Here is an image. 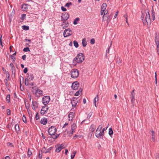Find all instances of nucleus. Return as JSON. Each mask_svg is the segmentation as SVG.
I'll list each match as a JSON object with an SVG mask.
<instances>
[{"mask_svg":"<svg viewBox=\"0 0 159 159\" xmlns=\"http://www.w3.org/2000/svg\"><path fill=\"white\" fill-rule=\"evenodd\" d=\"M90 43L92 44H94L95 43V39H91Z\"/></svg>","mask_w":159,"mask_h":159,"instance_id":"nucleus-45","label":"nucleus"},{"mask_svg":"<svg viewBox=\"0 0 159 159\" xmlns=\"http://www.w3.org/2000/svg\"><path fill=\"white\" fill-rule=\"evenodd\" d=\"M53 148V147H51L49 148L47 150V151L45 152V153H46L47 152H50V151H51V150H52V149Z\"/></svg>","mask_w":159,"mask_h":159,"instance_id":"nucleus-43","label":"nucleus"},{"mask_svg":"<svg viewBox=\"0 0 159 159\" xmlns=\"http://www.w3.org/2000/svg\"><path fill=\"white\" fill-rule=\"evenodd\" d=\"M61 20L63 21H66L69 17V14L67 12H65L62 14L61 16Z\"/></svg>","mask_w":159,"mask_h":159,"instance_id":"nucleus-9","label":"nucleus"},{"mask_svg":"<svg viewBox=\"0 0 159 159\" xmlns=\"http://www.w3.org/2000/svg\"><path fill=\"white\" fill-rule=\"evenodd\" d=\"M75 113L74 112H70L68 115V118L69 121L72 120L74 116Z\"/></svg>","mask_w":159,"mask_h":159,"instance_id":"nucleus-14","label":"nucleus"},{"mask_svg":"<svg viewBox=\"0 0 159 159\" xmlns=\"http://www.w3.org/2000/svg\"><path fill=\"white\" fill-rule=\"evenodd\" d=\"M58 146H59L61 150L64 148V145L62 144H58Z\"/></svg>","mask_w":159,"mask_h":159,"instance_id":"nucleus-47","label":"nucleus"},{"mask_svg":"<svg viewBox=\"0 0 159 159\" xmlns=\"http://www.w3.org/2000/svg\"><path fill=\"white\" fill-rule=\"evenodd\" d=\"M6 100L7 102L9 103L10 101V94H8L6 98Z\"/></svg>","mask_w":159,"mask_h":159,"instance_id":"nucleus-30","label":"nucleus"},{"mask_svg":"<svg viewBox=\"0 0 159 159\" xmlns=\"http://www.w3.org/2000/svg\"><path fill=\"white\" fill-rule=\"evenodd\" d=\"M50 97L48 96H44L42 98V102L45 105H46L50 102Z\"/></svg>","mask_w":159,"mask_h":159,"instance_id":"nucleus-8","label":"nucleus"},{"mask_svg":"<svg viewBox=\"0 0 159 159\" xmlns=\"http://www.w3.org/2000/svg\"><path fill=\"white\" fill-rule=\"evenodd\" d=\"M39 104L37 101H33L32 104V107L33 110H35L36 108L38 107Z\"/></svg>","mask_w":159,"mask_h":159,"instance_id":"nucleus-13","label":"nucleus"},{"mask_svg":"<svg viewBox=\"0 0 159 159\" xmlns=\"http://www.w3.org/2000/svg\"><path fill=\"white\" fill-rule=\"evenodd\" d=\"M156 45L157 46V50L158 53L159 52V44H157Z\"/></svg>","mask_w":159,"mask_h":159,"instance_id":"nucleus-59","label":"nucleus"},{"mask_svg":"<svg viewBox=\"0 0 159 159\" xmlns=\"http://www.w3.org/2000/svg\"><path fill=\"white\" fill-rule=\"evenodd\" d=\"M6 73L7 74V78L8 79V80H9V78H10V74L8 72V71H7L6 72Z\"/></svg>","mask_w":159,"mask_h":159,"instance_id":"nucleus-50","label":"nucleus"},{"mask_svg":"<svg viewBox=\"0 0 159 159\" xmlns=\"http://www.w3.org/2000/svg\"><path fill=\"white\" fill-rule=\"evenodd\" d=\"M22 29L25 30H28L29 29V26H26L25 25H23L22 26Z\"/></svg>","mask_w":159,"mask_h":159,"instance_id":"nucleus-27","label":"nucleus"},{"mask_svg":"<svg viewBox=\"0 0 159 159\" xmlns=\"http://www.w3.org/2000/svg\"><path fill=\"white\" fill-rule=\"evenodd\" d=\"M108 13V11H105V12H104V14L102 17V21H104V17H107V16H108V15L107 14Z\"/></svg>","mask_w":159,"mask_h":159,"instance_id":"nucleus-26","label":"nucleus"},{"mask_svg":"<svg viewBox=\"0 0 159 159\" xmlns=\"http://www.w3.org/2000/svg\"><path fill=\"white\" fill-rule=\"evenodd\" d=\"M99 100V98L98 97V95H97L95 97L93 100V103L96 107H97L98 106V104H96V102H98Z\"/></svg>","mask_w":159,"mask_h":159,"instance_id":"nucleus-19","label":"nucleus"},{"mask_svg":"<svg viewBox=\"0 0 159 159\" xmlns=\"http://www.w3.org/2000/svg\"><path fill=\"white\" fill-rule=\"evenodd\" d=\"M79 86V83L77 81H75L71 85V88L73 90H77Z\"/></svg>","mask_w":159,"mask_h":159,"instance_id":"nucleus-11","label":"nucleus"},{"mask_svg":"<svg viewBox=\"0 0 159 159\" xmlns=\"http://www.w3.org/2000/svg\"><path fill=\"white\" fill-rule=\"evenodd\" d=\"M78 101H74V100L73 101H71V103L73 107H75L77 105V104L78 103Z\"/></svg>","mask_w":159,"mask_h":159,"instance_id":"nucleus-24","label":"nucleus"},{"mask_svg":"<svg viewBox=\"0 0 159 159\" xmlns=\"http://www.w3.org/2000/svg\"><path fill=\"white\" fill-rule=\"evenodd\" d=\"M49 107L47 106H43L41 110L40 113L42 115H43L47 113Z\"/></svg>","mask_w":159,"mask_h":159,"instance_id":"nucleus-10","label":"nucleus"},{"mask_svg":"<svg viewBox=\"0 0 159 159\" xmlns=\"http://www.w3.org/2000/svg\"><path fill=\"white\" fill-rule=\"evenodd\" d=\"M29 5L27 4H23L22 5V9L23 11H27L28 10V6Z\"/></svg>","mask_w":159,"mask_h":159,"instance_id":"nucleus-17","label":"nucleus"},{"mask_svg":"<svg viewBox=\"0 0 159 159\" xmlns=\"http://www.w3.org/2000/svg\"><path fill=\"white\" fill-rule=\"evenodd\" d=\"M15 128L16 132L18 133L20 130L19 126L18 124L15 125Z\"/></svg>","mask_w":159,"mask_h":159,"instance_id":"nucleus-23","label":"nucleus"},{"mask_svg":"<svg viewBox=\"0 0 159 159\" xmlns=\"http://www.w3.org/2000/svg\"><path fill=\"white\" fill-rule=\"evenodd\" d=\"M2 35H1V37L0 38V44L2 46V47H3V45L2 44Z\"/></svg>","mask_w":159,"mask_h":159,"instance_id":"nucleus-57","label":"nucleus"},{"mask_svg":"<svg viewBox=\"0 0 159 159\" xmlns=\"http://www.w3.org/2000/svg\"><path fill=\"white\" fill-rule=\"evenodd\" d=\"M35 118L36 120H38L39 118V116L38 113L36 115Z\"/></svg>","mask_w":159,"mask_h":159,"instance_id":"nucleus-56","label":"nucleus"},{"mask_svg":"<svg viewBox=\"0 0 159 159\" xmlns=\"http://www.w3.org/2000/svg\"><path fill=\"white\" fill-rule=\"evenodd\" d=\"M22 120H23V121L24 123H27L26 117L24 115L23 116V118H22Z\"/></svg>","mask_w":159,"mask_h":159,"instance_id":"nucleus-41","label":"nucleus"},{"mask_svg":"<svg viewBox=\"0 0 159 159\" xmlns=\"http://www.w3.org/2000/svg\"><path fill=\"white\" fill-rule=\"evenodd\" d=\"M27 156L29 157H30V156L32 154L31 151L30 150L29 148L28 149Z\"/></svg>","mask_w":159,"mask_h":159,"instance_id":"nucleus-34","label":"nucleus"},{"mask_svg":"<svg viewBox=\"0 0 159 159\" xmlns=\"http://www.w3.org/2000/svg\"><path fill=\"white\" fill-rule=\"evenodd\" d=\"M84 60V56L83 53H79L77 56L74 58L73 61H76L78 63H81Z\"/></svg>","mask_w":159,"mask_h":159,"instance_id":"nucleus-1","label":"nucleus"},{"mask_svg":"<svg viewBox=\"0 0 159 159\" xmlns=\"http://www.w3.org/2000/svg\"><path fill=\"white\" fill-rule=\"evenodd\" d=\"M96 128V126L94 125H91L89 128V130L93 133L94 132Z\"/></svg>","mask_w":159,"mask_h":159,"instance_id":"nucleus-20","label":"nucleus"},{"mask_svg":"<svg viewBox=\"0 0 159 159\" xmlns=\"http://www.w3.org/2000/svg\"><path fill=\"white\" fill-rule=\"evenodd\" d=\"M120 62V60L119 58H117V63H119Z\"/></svg>","mask_w":159,"mask_h":159,"instance_id":"nucleus-63","label":"nucleus"},{"mask_svg":"<svg viewBox=\"0 0 159 159\" xmlns=\"http://www.w3.org/2000/svg\"><path fill=\"white\" fill-rule=\"evenodd\" d=\"M12 73L13 74H15L16 72V69L15 67L11 68Z\"/></svg>","mask_w":159,"mask_h":159,"instance_id":"nucleus-42","label":"nucleus"},{"mask_svg":"<svg viewBox=\"0 0 159 159\" xmlns=\"http://www.w3.org/2000/svg\"><path fill=\"white\" fill-rule=\"evenodd\" d=\"M82 44L83 47H85L87 45V42H86V39L84 38L82 39Z\"/></svg>","mask_w":159,"mask_h":159,"instance_id":"nucleus-21","label":"nucleus"},{"mask_svg":"<svg viewBox=\"0 0 159 159\" xmlns=\"http://www.w3.org/2000/svg\"><path fill=\"white\" fill-rule=\"evenodd\" d=\"M76 151H75L74 152H73L71 154V157H72L73 158H74L75 156V155L76 154Z\"/></svg>","mask_w":159,"mask_h":159,"instance_id":"nucleus-39","label":"nucleus"},{"mask_svg":"<svg viewBox=\"0 0 159 159\" xmlns=\"http://www.w3.org/2000/svg\"><path fill=\"white\" fill-rule=\"evenodd\" d=\"M80 20V18L79 17H77V18H76L75 19L74 21L73 22V24L75 25L77 24L78 23L77 22L78 21H79Z\"/></svg>","mask_w":159,"mask_h":159,"instance_id":"nucleus-28","label":"nucleus"},{"mask_svg":"<svg viewBox=\"0 0 159 159\" xmlns=\"http://www.w3.org/2000/svg\"><path fill=\"white\" fill-rule=\"evenodd\" d=\"M26 14H23L21 15V19L22 20H24L25 18Z\"/></svg>","mask_w":159,"mask_h":159,"instance_id":"nucleus-38","label":"nucleus"},{"mask_svg":"<svg viewBox=\"0 0 159 159\" xmlns=\"http://www.w3.org/2000/svg\"><path fill=\"white\" fill-rule=\"evenodd\" d=\"M104 10H101V15H102L103 14H104V12H105Z\"/></svg>","mask_w":159,"mask_h":159,"instance_id":"nucleus-61","label":"nucleus"},{"mask_svg":"<svg viewBox=\"0 0 159 159\" xmlns=\"http://www.w3.org/2000/svg\"><path fill=\"white\" fill-rule=\"evenodd\" d=\"M4 82L5 83V84H6V86L7 87H8V86H9V84H8V81H7V80L5 79V80H4Z\"/></svg>","mask_w":159,"mask_h":159,"instance_id":"nucleus-44","label":"nucleus"},{"mask_svg":"<svg viewBox=\"0 0 159 159\" xmlns=\"http://www.w3.org/2000/svg\"><path fill=\"white\" fill-rule=\"evenodd\" d=\"M28 71V69L27 68H24L23 72L25 73H26Z\"/></svg>","mask_w":159,"mask_h":159,"instance_id":"nucleus-52","label":"nucleus"},{"mask_svg":"<svg viewBox=\"0 0 159 159\" xmlns=\"http://www.w3.org/2000/svg\"><path fill=\"white\" fill-rule=\"evenodd\" d=\"M145 20L146 21H143L144 25H145L151 22V20L150 19V15L148 12V13H146Z\"/></svg>","mask_w":159,"mask_h":159,"instance_id":"nucleus-7","label":"nucleus"},{"mask_svg":"<svg viewBox=\"0 0 159 159\" xmlns=\"http://www.w3.org/2000/svg\"><path fill=\"white\" fill-rule=\"evenodd\" d=\"M57 132V129L54 126H51L48 129V132L51 136L54 135Z\"/></svg>","mask_w":159,"mask_h":159,"instance_id":"nucleus-5","label":"nucleus"},{"mask_svg":"<svg viewBox=\"0 0 159 159\" xmlns=\"http://www.w3.org/2000/svg\"><path fill=\"white\" fill-rule=\"evenodd\" d=\"M61 26L62 27L63 29H65L68 27L69 23L68 22H66V21H63Z\"/></svg>","mask_w":159,"mask_h":159,"instance_id":"nucleus-15","label":"nucleus"},{"mask_svg":"<svg viewBox=\"0 0 159 159\" xmlns=\"http://www.w3.org/2000/svg\"><path fill=\"white\" fill-rule=\"evenodd\" d=\"M151 132L152 133V137H154L155 136V132L153 130H151Z\"/></svg>","mask_w":159,"mask_h":159,"instance_id":"nucleus-53","label":"nucleus"},{"mask_svg":"<svg viewBox=\"0 0 159 159\" xmlns=\"http://www.w3.org/2000/svg\"><path fill=\"white\" fill-rule=\"evenodd\" d=\"M113 132L111 128H110L109 129L108 134L110 136H111L113 134Z\"/></svg>","mask_w":159,"mask_h":159,"instance_id":"nucleus-32","label":"nucleus"},{"mask_svg":"<svg viewBox=\"0 0 159 159\" xmlns=\"http://www.w3.org/2000/svg\"><path fill=\"white\" fill-rule=\"evenodd\" d=\"M111 44H112V42L111 43L110 46V47L109 48H108V49L107 50H106V53H109V50H110V48L111 46Z\"/></svg>","mask_w":159,"mask_h":159,"instance_id":"nucleus-60","label":"nucleus"},{"mask_svg":"<svg viewBox=\"0 0 159 159\" xmlns=\"http://www.w3.org/2000/svg\"><path fill=\"white\" fill-rule=\"evenodd\" d=\"M152 20H154L155 19V12L152 9Z\"/></svg>","mask_w":159,"mask_h":159,"instance_id":"nucleus-29","label":"nucleus"},{"mask_svg":"<svg viewBox=\"0 0 159 159\" xmlns=\"http://www.w3.org/2000/svg\"><path fill=\"white\" fill-rule=\"evenodd\" d=\"M135 93H131V98H134Z\"/></svg>","mask_w":159,"mask_h":159,"instance_id":"nucleus-58","label":"nucleus"},{"mask_svg":"<svg viewBox=\"0 0 159 159\" xmlns=\"http://www.w3.org/2000/svg\"><path fill=\"white\" fill-rule=\"evenodd\" d=\"M7 145L8 146H10L12 147H14V146L12 143L8 142L7 143Z\"/></svg>","mask_w":159,"mask_h":159,"instance_id":"nucleus-46","label":"nucleus"},{"mask_svg":"<svg viewBox=\"0 0 159 159\" xmlns=\"http://www.w3.org/2000/svg\"><path fill=\"white\" fill-rule=\"evenodd\" d=\"M72 4L71 2H68L66 3V5H65V7H69L70 5H71Z\"/></svg>","mask_w":159,"mask_h":159,"instance_id":"nucleus-40","label":"nucleus"},{"mask_svg":"<svg viewBox=\"0 0 159 159\" xmlns=\"http://www.w3.org/2000/svg\"><path fill=\"white\" fill-rule=\"evenodd\" d=\"M34 82H31L30 83H29V85L28 86H34Z\"/></svg>","mask_w":159,"mask_h":159,"instance_id":"nucleus-62","label":"nucleus"},{"mask_svg":"<svg viewBox=\"0 0 159 159\" xmlns=\"http://www.w3.org/2000/svg\"><path fill=\"white\" fill-rule=\"evenodd\" d=\"M107 5L106 3H103L101 6V9L105 11L106 9V8Z\"/></svg>","mask_w":159,"mask_h":159,"instance_id":"nucleus-25","label":"nucleus"},{"mask_svg":"<svg viewBox=\"0 0 159 159\" xmlns=\"http://www.w3.org/2000/svg\"><path fill=\"white\" fill-rule=\"evenodd\" d=\"M42 92H43L41 90L39 89H37L35 93L36 96L38 97H40L41 95H42Z\"/></svg>","mask_w":159,"mask_h":159,"instance_id":"nucleus-16","label":"nucleus"},{"mask_svg":"<svg viewBox=\"0 0 159 159\" xmlns=\"http://www.w3.org/2000/svg\"><path fill=\"white\" fill-rule=\"evenodd\" d=\"M10 57L11 59L12 60V61L13 62H14L16 60V57L13 55H10Z\"/></svg>","mask_w":159,"mask_h":159,"instance_id":"nucleus-35","label":"nucleus"},{"mask_svg":"<svg viewBox=\"0 0 159 159\" xmlns=\"http://www.w3.org/2000/svg\"><path fill=\"white\" fill-rule=\"evenodd\" d=\"M79 75V72L77 69H73L71 70V77L75 79L78 77Z\"/></svg>","mask_w":159,"mask_h":159,"instance_id":"nucleus-4","label":"nucleus"},{"mask_svg":"<svg viewBox=\"0 0 159 159\" xmlns=\"http://www.w3.org/2000/svg\"><path fill=\"white\" fill-rule=\"evenodd\" d=\"M72 34V32L70 28L65 29L63 32V36L64 37H66Z\"/></svg>","mask_w":159,"mask_h":159,"instance_id":"nucleus-6","label":"nucleus"},{"mask_svg":"<svg viewBox=\"0 0 159 159\" xmlns=\"http://www.w3.org/2000/svg\"><path fill=\"white\" fill-rule=\"evenodd\" d=\"M55 147L56 148L55 149V152H59L61 150L59 146H58V144L55 146Z\"/></svg>","mask_w":159,"mask_h":159,"instance_id":"nucleus-22","label":"nucleus"},{"mask_svg":"<svg viewBox=\"0 0 159 159\" xmlns=\"http://www.w3.org/2000/svg\"><path fill=\"white\" fill-rule=\"evenodd\" d=\"M23 51L25 52H30V50L29 48L26 47L23 49Z\"/></svg>","mask_w":159,"mask_h":159,"instance_id":"nucleus-37","label":"nucleus"},{"mask_svg":"<svg viewBox=\"0 0 159 159\" xmlns=\"http://www.w3.org/2000/svg\"><path fill=\"white\" fill-rule=\"evenodd\" d=\"M135 100L134 98H131V102L132 103H134Z\"/></svg>","mask_w":159,"mask_h":159,"instance_id":"nucleus-48","label":"nucleus"},{"mask_svg":"<svg viewBox=\"0 0 159 159\" xmlns=\"http://www.w3.org/2000/svg\"><path fill=\"white\" fill-rule=\"evenodd\" d=\"M27 75H28V76L25 79V84L26 86L29 85V82L33 80L34 79V76L33 74L27 73Z\"/></svg>","mask_w":159,"mask_h":159,"instance_id":"nucleus-2","label":"nucleus"},{"mask_svg":"<svg viewBox=\"0 0 159 159\" xmlns=\"http://www.w3.org/2000/svg\"><path fill=\"white\" fill-rule=\"evenodd\" d=\"M156 159H159V156L158 154H156Z\"/></svg>","mask_w":159,"mask_h":159,"instance_id":"nucleus-64","label":"nucleus"},{"mask_svg":"<svg viewBox=\"0 0 159 159\" xmlns=\"http://www.w3.org/2000/svg\"><path fill=\"white\" fill-rule=\"evenodd\" d=\"M26 55H24L22 56V58L23 60H25L26 59Z\"/></svg>","mask_w":159,"mask_h":159,"instance_id":"nucleus-55","label":"nucleus"},{"mask_svg":"<svg viewBox=\"0 0 159 159\" xmlns=\"http://www.w3.org/2000/svg\"><path fill=\"white\" fill-rule=\"evenodd\" d=\"M102 127V125H100L98 126V128L96 129L95 135L96 137L97 138H100L101 136H103V135L101 131Z\"/></svg>","mask_w":159,"mask_h":159,"instance_id":"nucleus-3","label":"nucleus"},{"mask_svg":"<svg viewBox=\"0 0 159 159\" xmlns=\"http://www.w3.org/2000/svg\"><path fill=\"white\" fill-rule=\"evenodd\" d=\"M42 156V152H41V153L40 151L39 152V154L38 155V158L39 159H41Z\"/></svg>","mask_w":159,"mask_h":159,"instance_id":"nucleus-36","label":"nucleus"},{"mask_svg":"<svg viewBox=\"0 0 159 159\" xmlns=\"http://www.w3.org/2000/svg\"><path fill=\"white\" fill-rule=\"evenodd\" d=\"M82 91V90L81 89H80L79 90L76 92L75 93V96H78Z\"/></svg>","mask_w":159,"mask_h":159,"instance_id":"nucleus-33","label":"nucleus"},{"mask_svg":"<svg viewBox=\"0 0 159 159\" xmlns=\"http://www.w3.org/2000/svg\"><path fill=\"white\" fill-rule=\"evenodd\" d=\"M73 44H74V46L76 48H77L78 47L79 44L76 41L74 40L73 41Z\"/></svg>","mask_w":159,"mask_h":159,"instance_id":"nucleus-31","label":"nucleus"},{"mask_svg":"<svg viewBox=\"0 0 159 159\" xmlns=\"http://www.w3.org/2000/svg\"><path fill=\"white\" fill-rule=\"evenodd\" d=\"M59 134H58L57 135H56L54 137H52V138H53V139H57L58 137L59 136Z\"/></svg>","mask_w":159,"mask_h":159,"instance_id":"nucleus-51","label":"nucleus"},{"mask_svg":"<svg viewBox=\"0 0 159 159\" xmlns=\"http://www.w3.org/2000/svg\"><path fill=\"white\" fill-rule=\"evenodd\" d=\"M61 9L63 11H66V9L63 7H61Z\"/></svg>","mask_w":159,"mask_h":159,"instance_id":"nucleus-54","label":"nucleus"},{"mask_svg":"<svg viewBox=\"0 0 159 159\" xmlns=\"http://www.w3.org/2000/svg\"><path fill=\"white\" fill-rule=\"evenodd\" d=\"M76 124L74 123L71 126V130L70 131V134L71 135H72L74 131L75 130L76 128Z\"/></svg>","mask_w":159,"mask_h":159,"instance_id":"nucleus-12","label":"nucleus"},{"mask_svg":"<svg viewBox=\"0 0 159 159\" xmlns=\"http://www.w3.org/2000/svg\"><path fill=\"white\" fill-rule=\"evenodd\" d=\"M7 115H10L11 114V111L10 109L7 110Z\"/></svg>","mask_w":159,"mask_h":159,"instance_id":"nucleus-49","label":"nucleus"},{"mask_svg":"<svg viewBox=\"0 0 159 159\" xmlns=\"http://www.w3.org/2000/svg\"><path fill=\"white\" fill-rule=\"evenodd\" d=\"M40 123L41 124L43 125H46L47 123V118H44L41 120Z\"/></svg>","mask_w":159,"mask_h":159,"instance_id":"nucleus-18","label":"nucleus"}]
</instances>
